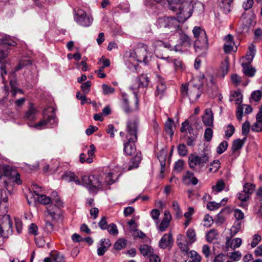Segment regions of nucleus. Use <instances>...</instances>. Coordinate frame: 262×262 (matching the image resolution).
I'll use <instances>...</instances> for the list:
<instances>
[{
	"label": "nucleus",
	"mask_w": 262,
	"mask_h": 262,
	"mask_svg": "<svg viewBox=\"0 0 262 262\" xmlns=\"http://www.w3.org/2000/svg\"><path fill=\"white\" fill-rule=\"evenodd\" d=\"M234 215L236 219V221H242V220L244 219V213L243 212L239 209H236L234 211Z\"/></svg>",
	"instance_id": "603ef678"
},
{
	"label": "nucleus",
	"mask_w": 262,
	"mask_h": 262,
	"mask_svg": "<svg viewBox=\"0 0 262 262\" xmlns=\"http://www.w3.org/2000/svg\"><path fill=\"white\" fill-rule=\"evenodd\" d=\"M177 243L181 250L182 252L185 253L186 254H187L188 251L189 250V247L188 246V244L189 243V242H187L186 241H185L183 242H182L181 241H180L179 238H178Z\"/></svg>",
	"instance_id": "4c0bfd02"
},
{
	"label": "nucleus",
	"mask_w": 262,
	"mask_h": 262,
	"mask_svg": "<svg viewBox=\"0 0 262 262\" xmlns=\"http://www.w3.org/2000/svg\"><path fill=\"white\" fill-rule=\"evenodd\" d=\"M201 85H190L189 89V97H193L194 96H195L196 98H199L201 95Z\"/></svg>",
	"instance_id": "393cba45"
},
{
	"label": "nucleus",
	"mask_w": 262,
	"mask_h": 262,
	"mask_svg": "<svg viewBox=\"0 0 262 262\" xmlns=\"http://www.w3.org/2000/svg\"><path fill=\"white\" fill-rule=\"evenodd\" d=\"M255 53V47L254 45L251 44L248 48V51L246 54L245 60L243 62H249L253 60Z\"/></svg>",
	"instance_id": "4be33fe9"
},
{
	"label": "nucleus",
	"mask_w": 262,
	"mask_h": 262,
	"mask_svg": "<svg viewBox=\"0 0 262 262\" xmlns=\"http://www.w3.org/2000/svg\"><path fill=\"white\" fill-rule=\"evenodd\" d=\"M235 132V128L231 124H229L227 126V129L225 131V136L227 138H229L232 136Z\"/></svg>",
	"instance_id": "6e6d98bb"
},
{
	"label": "nucleus",
	"mask_w": 262,
	"mask_h": 262,
	"mask_svg": "<svg viewBox=\"0 0 262 262\" xmlns=\"http://www.w3.org/2000/svg\"><path fill=\"white\" fill-rule=\"evenodd\" d=\"M221 207V203H217L214 202H210L207 205V208L210 210H215Z\"/></svg>",
	"instance_id": "bf43d9fd"
},
{
	"label": "nucleus",
	"mask_w": 262,
	"mask_h": 262,
	"mask_svg": "<svg viewBox=\"0 0 262 262\" xmlns=\"http://www.w3.org/2000/svg\"><path fill=\"white\" fill-rule=\"evenodd\" d=\"M250 63L243 62L242 66L243 68V72L245 75L249 77H252L254 76L255 70L250 66Z\"/></svg>",
	"instance_id": "5701e85b"
},
{
	"label": "nucleus",
	"mask_w": 262,
	"mask_h": 262,
	"mask_svg": "<svg viewBox=\"0 0 262 262\" xmlns=\"http://www.w3.org/2000/svg\"><path fill=\"white\" fill-rule=\"evenodd\" d=\"M190 257L192 259L191 262H200L201 256L195 251L191 250L189 252Z\"/></svg>",
	"instance_id": "8fccbe9b"
},
{
	"label": "nucleus",
	"mask_w": 262,
	"mask_h": 262,
	"mask_svg": "<svg viewBox=\"0 0 262 262\" xmlns=\"http://www.w3.org/2000/svg\"><path fill=\"white\" fill-rule=\"evenodd\" d=\"M162 59L166 60L168 62H173L176 69H181L182 68V61L179 59H172L169 57L167 58L161 57Z\"/></svg>",
	"instance_id": "c03bdc74"
},
{
	"label": "nucleus",
	"mask_w": 262,
	"mask_h": 262,
	"mask_svg": "<svg viewBox=\"0 0 262 262\" xmlns=\"http://www.w3.org/2000/svg\"><path fill=\"white\" fill-rule=\"evenodd\" d=\"M148 47L143 43H138L135 47L132 56L138 62H144L147 63Z\"/></svg>",
	"instance_id": "6e6552de"
},
{
	"label": "nucleus",
	"mask_w": 262,
	"mask_h": 262,
	"mask_svg": "<svg viewBox=\"0 0 262 262\" xmlns=\"http://www.w3.org/2000/svg\"><path fill=\"white\" fill-rule=\"evenodd\" d=\"M139 250L144 256L149 257L154 252L153 249L150 246L145 244L141 245Z\"/></svg>",
	"instance_id": "bb28decb"
},
{
	"label": "nucleus",
	"mask_w": 262,
	"mask_h": 262,
	"mask_svg": "<svg viewBox=\"0 0 262 262\" xmlns=\"http://www.w3.org/2000/svg\"><path fill=\"white\" fill-rule=\"evenodd\" d=\"M255 185L251 183H246L243 187V191L248 195L252 194L254 190Z\"/></svg>",
	"instance_id": "37998d69"
},
{
	"label": "nucleus",
	"mask_w": 262,
	"mask_h": 262,
	"mask_svg": "<svg viewBox=\"0 0 262 262\" xmlns=\"http://www.w3.org/2000/svg\"><path fill=\"white\" fill-rule=\"evenodd\" d=\"M225 186L224 182L222 180H220L217 182L215 185L212 186V188L217 192H220L224 189Z\"/></svg>",
	"instance_id": "a18cd8bd"
},
{
	"label": "nucleus",
	"mask_w": 262,
	"mask_h": 262,
	"mask_svg": "<svg viewBox=\"0 0 262 262\" xmlns=\"http://www.w3.org/2000/svg\"><path fill=\"white\" fill-rule=\"evenodd\" d=\"M261 241V236L258 234H255L253 237V239L251 243V246L252 248L255 247Z\"/></svg>",
	"instance_id": "0e129e2a"
},
{
	"label": "nucleus",
	"mask_w": 262,
	"mask_h": 262,
	"mask_svg": "<svg viewBox=\"0 0 262 262\" xmlns=\"http://www.w3.org/2000/svg\"><path fill=\"white\" fill-rule=\"evenodd\" d=\"M192 41L189 36L186 34H182L179 38V43L174 47L176 51H184L187 50L191 46Z\"/></svg>",
	"instance_id": "f8f14e48"
},
{
	"label": "nucleus",
	"mask_w": 262,
	"mask_h": 262,
	"mask_svg": "<svg viewBox=\"0 0 262 262\" xmlns=\"http://www.w3.org/2000/svg\"><path fill=\"white\" fill-rule=\"evenodd\" d=\"M102 177L99 174L85 175L82 178V183L91 192L96 193L102 187Z\"/></svg>",
	"instance_id": "423d86ee"
},
{
	"label": "nucleus",
	"mask_w": 262,
	"mask_h": 262,
	"mask_svg": "<svg viewBox=\"0 0 262 262\" xmlns=\"http://www.w3.org/2000/svg\"><path fill=\"white\" fill-rule=\"evenodd\" d=\"M86 94H81L80 92H78L76 93V97L77 99L81 100V104L82 105L85 103H91V101L90 99H88L85 96Z\"/></svg>",
	"instance_id": "58836bf2"
},
{
	"label": "nucleus",
	"mask_w": 262,
	"mask_h": 262,
	"mask_svg": "<svg viewBox=\"0 0 262 262\" xmlns=\"http://www.w3.org/2000/svg\"><path fill=\"white\" fill-rule=\"evenodd\" d=\"M213 136V130L210 128H207L204 133V137L205 140L209 142L211 140Z\"/></svg>",
	"instance_id": "3c124183"
},
{
	"label": "nucleus",
	"mask_w": 262,
	"mask_h": 262,
	"mask_svg": "<svg viewBox=\"0 0 262 262\" xmlns=\"http://www.w3.org/2000/svg\"><path fill=\"white\" fill-rule=\"evenodd\" d=\"M178 154L182 157L186 156L188 154V150L184 144H181L178 147Z\"/></svg>",
	"instance_id": "09e8293b"
},
{
	"label": "nucleus",
	"mask_w": 262,
	"mask_h": 262,
	"mask_svg": "<svg viewBox=\"0 0 262 262\" xmlns=\"http://www.w3.org/2000/svg\"><path fill=\"white\" fill-rule=\"evenodd\" d=\"M244 107H245V113L246 114H250L252 112L253 109L249 105L242 104L238 105L236 113V117L238 121H241L242 119Z\"/></svg>",
	"instance_id": "dca6fc26"
},
{
	"label": "nucleus",
	"mask_w": 262,
	"mask_h": 262,
	"mask_svg": "<svg viewBox=\"0 0 262 262\" xmlns=\"http://www.w3.org/2000/svg\"><path fill=\"white\" fill-rule=\"evenodd\" d=\"M0 181L7 190L13 183L19 185L22 182L19 174L6 165H0Z\"/></svg>",
	"instance_id": "7ed1b4c3"
},
{
	"label": "nucleus",
	"mask_w": 262,
	"mask_h": 262,
	"mask_svg": "<svg viewBox=\"0 0 262 262\" xmlns=\"http://www.w3.org/2000/svg\"><path fill=\"white\" fill-rule=\"evenodd\" d=\"M134 94V99L133 102L129 101L128 100L123 97V107L126 113H130L139 109V98L137 92H133Z\"/></svg>",
	"instance_id": "9b49d317"
},
{
	"label": "nucleus",
	"mask_w": 262,
	"mask_h": 262,
	"mask_svg": "<svg viewBox=\"0 0 262 262\" xmlns=\"http://www.w3.org/2000/svg\"><path fill=\"white\" fill-rule=\"evenodd\" d=\"M37 113V111L36 109L31 104L28 110L26 112L24 117L25 120L28 121L27 124L29 127H34L37 129H41L48 124L51 125L57 124V119L54 114L49 115L47 117H44L43 119L34 124L29 123V122L33 121L36 119Z\"/></svg>",
	"instance_id": "f03ea898"
},
{
	"label": "nucleus",
	"mask_w": 262,
	"mask_h": 262,
	"mask_svg": "<svg viewBox=\"0 0 262 262\" xmlns=\"http://www.w3.org/2000/svg\"><path fill=\"white\" fill-rule=\"evenodd\" d=\"M126 241L124 239H119L115 242L114 247L116 250H121L124 248L126 246Z\"/></svg>",
	"instance_id": "a19ab883"
},
{
	"label": "nucleus",
	"mask_w": 262,
	"mask_h": 262,
	"mask_svg": "<svg viewBox=\"0 0 262 262\" xmlns=\"http://www.w3.org/2000/svg\"><path fill=\"white\" fill-rule=\"evenodd\" d=\"M0 45L14 47L16 46L17 43L12 39L9 36L0 33Z\"/></svg>",
	"instance_id": "aec40b11"
},
{
	"label": "nucleus",
	"mask_w": 262,
	"mask_h": 262,
	"mask_svg": "<svg viewBox=\"0 0 262 262\" xmlns=\"http://www.w3.org/2000/svg\"><path fill=\"white\" fill-rule=\"evenodd\" d=\"M8 200L7 192L5 190H2L1 191V203H0V208H4V213H6L8 212V206H7L6 203Z\"/></svg>",
	"instance_id": "412c9836"
},
{
	"label": "nucleus",
	"mask_w": 262,
	"mask_h": 262,
	"mask_svg": "<svg viewBox=\"0 0 262 262\" xmlns=\"http://www.w3.org/2000/svg\"><path fill=\"white\" fill-rule=\"evenodd\" d=\"M243 222V221H236L233 226H232V229H233V231L234 233V234H236V233H237L242 228V223Z\"/></svg>",
	"instance_id": "e2e57ef3"
},
{
	"label": "nucleus",
	"mask_w": 262,
	"mask_h": 262,
	"mask_svg": "<svg viewBox=\"0 0 262 262\" xmlns=\"http://www.w3.org/2000/svg\"><path fill=\"white\" fill-rule=\"evenodd\" d=\"M62 178L67 182H74L76 185H81V183L74 173L68 171L66 172L62 176Z\"/></svg>",
	"instance_id": "a211bd4d"
},
{
	"label": "nucleus",
	"mask_w": 262,
	"mask_h": 262,
	"mask_svg": "<svg viewBox=\"0 0 262 262\" xmlns=\"http://www.w3.org/2000/svg\"><path fill=\"white\" fill-rule=\"evenodd\" d=\"M184 161L183 160H179L176 162L174 168L178 172H180L183 168Z\"/></svg>",
	"instance_id": "774afa93"
},
{
	"label": "nucleus",
	"mask_w": 262,
	"mask_h": 262,
	"mask_svg": "<svg viewBox=\"0 0 262 262\" xmlns=\"http://www.w3.org/2000/svg\"><path fill=\"white\" fill-rule=\"evenodd\" d=\"M149 79L146 74H141L138 76L135 81V82L130 87L133 90H135L139 88H146L148 85Z\"/></svg>",
	"instance_id": "ddd939ff"
},
{
	"label": "nucleus",
	"mask_w": 262,
	"mask_h": 262,
	"mask_svg": "<svg viewBox=\"0 0 262 262\" xmlns=\"http://www.w3.org/2000/svg\"><path fill=\"white\" fill-rule=\"evenodd\" d=\"M261 97V92L259 90L254 91L251 95V98L254 101H259Z\"/></svg>",
	"instance_id": "4d7b16f0"
},
{
	"label": "nucleus",
	"mask_w": 262,
	"mask_h": 262,
	"mask_svg": "<svg viewBox=\"0 0 262 262\" xmlns=\"http://www.w3.org/2000/svg\"><path fill=\"white\" fill-rule=\"evenodd\" d=\"M173 125L174 122L169 118H168L167 120L165 123V130L166 133L169 135L171 137L173 135Z\"/></svg>",
	"instance_id": "cd10ccee"
},
{
	"label": "nucleus",
	"mask_w": 262,
	"mask_h": 262,
	"mask_svg": "<svg viewBox=\"0 0 262 262\" xmlns=\"http://www.w3.org/2000/svg\"><path fill=\"white\" fill-rule=\"evenodd\" d=\"M172 208L176 212L177 217H180L182 215V212L177 201H174L172 203Z\"/></svg>",
	"instance_id": "052dcab7"
},
{
	"label": "nucleus",
	"mask_w": 262,
	"mask_h": 262,
	"mask_svg": "<svg viewBox=\"0 0 262 262\" xmlns=\"http://www.w3.org/2000/svg\"><path fill=\"white\" fill-rule=\"evenodd\" d=\"M32 60L29 59H23L19 61L18 64L15 68V71H17L28 66L32 64Z\"/></svg>",
	"instance_id": "2f4dec72"
},
{
	"label": "nucleus",
	"mask_w": 262,
	"mask_h": 262,
	"mask_svg": "<svg viewBox=\"0 0 262 262\" xmlns=\"http://www.w3.org/2000/svg\"><path fill=\"white\" fill-rule=\"evenodd\" d=\"M232 3L233 0H222L220 7L225 13H227L230 11L231 5Z\"/></svg>",
	"instance_id": "c756f323"
},
{
	"label": "nucleus",
	"mask_w": 262,
	"mask_h": 262,
	"mask_svg": "<svg viewBox=\"0 0 262 262\" xmlns=\"http://www.w3.org/2000/svg\"><path fill=\"white\" fill-rule=\"evenodd\" d=\"M221 163L219 160H214L210 164V167L209 168V171L210 172H216L220 168Z\"/></svg>",
	"instance_id": "79ce46f5"
},
{
	"label": "nucleus",
	"mask_w": 262,
	"mask_h": 262,
	"mask_svg": "<svg viewBox=\"0 0 262 262\" xmlns=\"http://www.w3.org/2000/svg\"><path fill=\"white\" fill-rule=\"evenodd\" d=\"M178 19L172 17H163L159 18L158 25L160 28H170L178 26Z\"/></svg>",
	"instance_id": "4468645a"
},
{
	"label": "nucleus",
	"mask_w": 262,
	"mask_h": 262,
	"mask_svg": "<svg viewBox=\"0 0 262 262\" xmlns=\"http://www.w3.org/2000/svg\"><path fill=\"white\" fill-rule=\"evenodd\" d=\"M250 123L249 121H245L242 125V134L247 136L249 133Z\"/></svg>",
	"instance_id": "680f3d73"
},
{
	"label": "nucleus",
	"mask_w": 262,
	"mask_h": 262,
	"mask_svg": "<svg viewBox=\"0 0 262 262\" xmlns=\"http://www.w3.org/2000/svg\"><path fill=\"white\" fill-rule=\"evenodd\" d=\"M75 19L79 25L83 27L90 26L93 21V18L81 9H78L76 12Z\"/></svg>",
	"instance_id": "9d476101"
},
{
	"label": "nucleus",
	"mask_w": 262,
	"mask_h": 262,
	"mask_svg": "<svg viewBox=\"0 0 262 262\" xmlns=\"http://www.w3.org/2000/svg\"><path fill=\"white\" fill-rule=\"evenodd\" d=\"M152 46L155 49H158L160 47H164L170 50L173 49V48L169 43L163 42L161 40H155L152 43Z\"/></svg>",
	"instance_id": "c85d7f7f"
},
{
	"label": "nucleus",
	"mask_w": 262,
	"mask_h": 262,
	"mask_svg": "<svg viewBox=\"0 0 262 262\" xmlns=\"http://www.w3.org/2000/svg\"><path fill=\"white\" fill-rule=\"evenodd\" d=\"M107 229L109 233L112 235H116L118 233V231L117 228V226L114 223H112V224H110L108 225Z\"/></svg>",
	"instance_id": "5fc2aeb1"
},
{
	"label": "nucleus",
	"mask_w": 262,
	"mask_h": 262,
	"mask_svg": "<svg viewBox=\"0 0 262 262\" xmlns=\"http://www.w3.org/2000/svg\"><path fill=\"white\" fill-rule=\"evenodd\" d=\"M189 89L187 84H183L181 88V93L183 97L189 96Z\"/></svg>",
	"instance_id": "13d9d810"
},
{
	"label": "nucleus",
	"mask_w": 262,
	"mask_h": 262,
	"mask_svg": "<svg viewBox=\"0 0 262 262\" xmlns=\"http://www.w3.org/2000/svg\"><path fill=\"white\" fill-rule=\"evenodd\" d=\"M103 93L104 95H106L113 94L115 92V89L108 84H103L102 85Z\"/></svg>",
	"instance_id": "de8ad7c7"
},
{
	"label": "nucleus",
	"mask_w": 262,
	"mask_h": 262,
	"mask_svg": "<svg viewBox=\"0 0 262 262\" xmlns=\"http://www.w3.org/2000/svg\"><path fill=\"white\" fill-rule=\"evenodd\" d=\"M202 121L205 125L211 126L213 123V114L211 108H206L202 116Z\"/></svg>",
	"instance_id": "2eb2a0df"
},
{
	"label": "nucleus",
	"mask_w": 262,
	"mask_h": 262,
	"mask_svg": "<svg viewBox=\"0 0 262 262\" xmlns=\"http://www.w3.org/2000/svg\"><path fill=\"white\" fill-rule=\"evenodd\" d=\"M141 160V157L140 156L138 155V154L136 155V156L133 158L131 162L132 163V164L130 165L128 168V170H130L134 168H137L138 167L139 164Z\"/></svg>",
	"instance_id": "e433bc0d"
},
{
	"label": "nucleus",
	"mask_w": 262,
	"mask_h": 262,
	"mask_svg": "<svg viewBox=\"0 0 262 262\" xmlns=\"http://www.w3.org/2000/svg\"><path fill=\"white\" fill-rule=\"evenodd\" d=\"M63 203L58 196L51 199V203L47 207V212L53 220H57L60 217V208L63 207Z\"/></svg>",
	"instance_id": "0eeeda50"
},
{
	"label": "nucleus",
	"mask_w": 262,
	"mask_h": 262,
	"mask_svg": "<svg viewBox=\"0 0 262 262\" xmlns=\"http://www.w3.org/2000/svg\"><path fill=\"white\" fill-rule=\"evenodd\" d=\"M184 178L186 180H188L189 182L194 185L197 184L198 182V180L196 177H194L193 173L190 171L187 172L186 174L184 177Z\"/></svg>",
	"instance_id": "ea45409f"
},
{
	"label": "nucleus",
	"mask_w": 262,
	"mask_h": 262,
	"mask_svg": "<svg viewBox=\"0 0 262 262\" xmlns=\"http://www.w3.org/2000/svg\"><path fill=\"white\" fill-rule=\"evenodd\" d=\"M228 143L226 141H223L222 142L216 149V152L219 154H222L223 153L228 147Z\"/></svg>",
	"instance_id": "49530a36"
},
{
	"label": "nucleus",
	"mask_w": 262,
	"mask_h": 262,
	"mask_svg": "<svg viewBox=\"0 0 262 262\" xmlns=\"http://www.w3.org/2000/svg\"><path fill=\"white\" fill-rule=\"evenodd\" d=\"M172 243V234H165L159 242V247L162 249H165L171 246Z\"/></svg>",
	"instance_id": "f3484780"
},
{
	"label": "nucleus",
	"mask_w": 262,
	"mask_h": 262,
	"mask_svg": "<svg viewBox=\"0 0 262 262\" xmlns=\"http://www.w3.org/2000/svg\"><path fill=\"white\" fill-rule=\"evenodd\" d=\"M218 235L219 233L217 230L215 229L210 230L206 234V239L209 242H212L217 238Z\"/></svg>",
	"instance_id": "c9c22d12"
},
{
	"label": "nucleus",
	"mask_w": 262,
	"mask_h": 262,
	"mask_svg": "<svg viewBox=\"0 0 262 262\" xmlns=\"http://www.w3.org/2000/svg\"><path fill=\"white\" fill-rule=\"evenodd\" d=\"M138 128V121L137 120H130L127 122L126 127L127 140L134 142L137 141Z\"/></svg>",
	"instance_id": "1a4fd4ad"
},
{
	"label": "nucleus",
	"mask_w": 262,
	"mask_h": 262,
	"mask_svg": "<svg viewBox=\"0 0 262 262\" xmlns=\"http://www.w3.org/2000/svg\"><path fill=\"white\" fill-rule=\"evenodd\" d=\"M91 86V82L90 81H87L86 82L82 83L81 85V91L84 94H88L90 91Z\"/></svg>",
	"instance_id": "864d4df0"
},
{
	"label": "nucleus",
	"mask_w": 262,
	"mask_h": 262,
	"mask_svg": "<svg viewBox=\"0 0 262 262\" xmlns=\"http://www.w3.org/2000/svg\"><path fill=\"white\" fill-rule=\"evenodd\" d=\"M37 196V201L41 204L43 205H49L51 203V198L50 197L47 196L46 195H38L36 194Z\"/></svg>",
	"instance_id": "f704fd0d"
},
{
	"label": "nucleus",
	"mask_w": 262,
	"mask_h": 262,
	"mask_svg": "<svg viewBox=\"0 0 262 262\" xmlns=\"http://www.w3.org/2000/svg\"><path fill=\"white\" fill-rule=\"evenodd\" d=\"M210 154V150L206 148L200 155H191L188 159L190 167L196 171H202L205 164L209 161Z\"/></svg>",
	"instance_id": "20e7f679"
},
{
	"label": "nucleus",
	"mask_w": 262,
	"mask_h": 262,
	"mask_svg": "<svg viewBox=\"0 0 262 262\" xmlns=\"http://www.w3.org/2000/svg\"><path fill=\"white\" fill-rule=\"evenodd\" d=\"M166 86L165 82L160 80L157 86V90L155 95L157 97H158L159 99H161L165 90H166Z\"/></svg>",
	"instance_id": "a878e982"
},
{
	"label": "nucleus",
	"mask_w": 262,
	"mask_h": 262,
	"mask_svg": "<svg viewBox=\"0 0 262 262\" xmlns=\"http://www.w3.org/2000/svg\"><path fill=\"white\" fill-rule=\"evenodd\" d=\"M195 40L194 48L196 52H205L208 47V38L205 31L200 27L195 26L192 30Z\"/></svg>",
	"instance_id": "39448f33"
},
{
	"label": "nucleus",
	"mask_w": 262,
	"mask_h": 262,
	"mask_svg": "<svg viewBox=\"0 0 262 262\" xmlns=\"http://www.w3.org/2000/svg\"><path fill=\"white\" fill-rule=\"evenodd\" d=\"M170 9L177 11L179 22H184L189 18L192 11L196 8L202 7V4L193 0H186L182 4H179L180 0H168Z\"/></svg>",
	"instance_id": "f257e3e1"
},
{
	"label": "nucleus",
	"mask_w": 262,
	"mask_h": 262,
	"mask_svg": "<svg viewBox=\"0 0 262 262\" xmlns=\"http://www.w3.org/2000/svg\"><path fill=\"white\" fill-rule=\"evenodd\" d=\"M28 231L29 233L36 235L38 234V227L35 224L32 223L29 227Z\"/></svg>",
	"instance_id": "69168bd1"
},
{
	"label": "nucleus",
	"mask_w": 262,
	"mask_h": 262,
	"mask_svg": "<svg viewBox=\"0 0 262 262\" xmlns=\"http://www.w3.org/2000/svg\"><path fill=\"white\" fill-rule=\"evenodd\" d=\"M246 140V137H245L243 140L238 139L234 140L232 146L233 151L235 152L241 149L243 146Z\"/></svg>",
	"instance_id": "7c9ffc66"
},
{
	"label": "nucleus",
	"mask_w": 262,
	"mask_h": 262,
	"mask_svg": "<svg viewBox=\"0 0 262 262\" xmlns=\"http://www.w3.org/2000/svg\"><path fill=\"white\" fill-rule=\"evenodd\" d=\"M186 235L189 239V243L191 244L196 240L195 231L192 228H189L186 232Z\"/></svg>",
	"instance_id": "473e14b6"
},
{
	"label": "nucleus",
	"mask_w": 262,
	"mask_h": 262,
	"mask_svg": "<svg viewBox=\"0 0 262 262\" xmlns=\"http://www.w3.org/2000/svg\"><path fill=\"white\" fill-rule=\"evenodd\" d=\"M134 141H127L124 144V152L128 156H132L136 150Z\"/></svg>",
	"instance_id": "6ab92c4d"
},
{
	"label": "nucleus",
	"mask_w": 262,
	"mask_h": 262,
	"mask_svg": "<svg viewBox=\"0 0 262 262\" xmlns=\"http://www.w3.org/2000/svg\"><path fill=\"white\" fill-rule=\"evenodd\" d=\"M251 130L255 132H259L262 130V122H255L252 126Z\"/></svg>",
	"instance_id": "338daca9"
},
{
	"label": "nucleus",
	"mask_w": 262,
	"mask_h": 262,
	"mask_svg": "<svg viewBox=\"0 0 262 262\" xmlns=\"http://www.w3.org/2000/svg\"><path fill=\"white\" fill-rule=\"evenodd\" d=\"M226 239V245L227 247H229L233 249L239 247L242 242V239L240 238H235L231 242H230L229 237H227Z\"/></svg>",
	"instance_id": "b1692460"
},
{
	"label": "nucleus",
	"mask_w": 262,
	"mask_h": 262,
	"mask_svg": "<svg viewBox=\"0 0 262 262\" xmlns=\"http://www.w3.org/2000/svg\"><path fill=\"white\" fill-rule=\"evenodd\" d=\"M231 97H232V99H230V100L232 101L233 99L236 104H238V105H239L240 104L242 103L243 95L240 92H234Z\"/></svg>",
	"instance_id": "72a5a7b5"
}]
</instances>
